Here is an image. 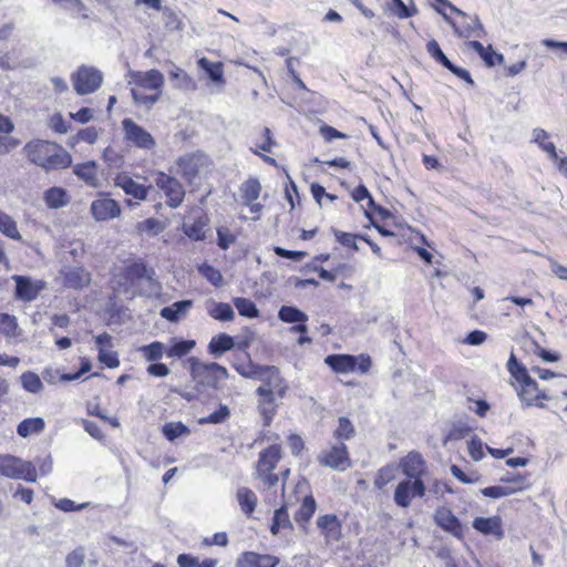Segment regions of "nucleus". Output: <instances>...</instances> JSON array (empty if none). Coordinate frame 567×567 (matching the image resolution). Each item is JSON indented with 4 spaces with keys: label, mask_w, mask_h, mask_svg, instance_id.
<instances>
[{
    "label": "nucleus",
    "mask_w": 567,
    "mask_h": 567,
    "mask_svg": "<svg viewBox=\"0 0 567 567\" xmlns=\"http://www.w3.org/2000/svg\"><path fill=\"white\" fill-rule=\"evenodd\" d=\"M499 481L508 492V496L515 493L524 492L530 486L529 474L527 473L501 477Z\"/></svg>",
    "instance_id": "e433bc0d"
},
{
    "label": "nucleus",
    "mask_w": 567,
    "mask_h": 567,
    "mask_svg": "<svg viewBox=\"0 0 567 567\" xmlns=\"http://www.w3.org/2000/svg\"><path fill=\"white\" fill-rule=\"evenodd\" d=\"M136 229L140 234L146 233L157 235L158 233L162 231L163 227L159 220L152 217L138 223Z\"/></svg>",
    "instance_id": "338daca9"
},
{
    "label": "nucleus",
    "mask_w": 567,
    "mask_h": 567,
    "mask_svg": "<svg viewBox=\"0 0 567 567\" xmlns=\"http://www.w3.org/2000/svg\"><path fill=\"white\" fill-rule=\"evenodd\" d=\"M97 359L101 363L110 369H114L120 365L118 354L115 351H107L104 348H100Z\"/></svg>",
    "instance_id": "0e129e2a"
},
{
    "label": "nucleus",
    "mask_w": 567,
    "mask_h": 567,
    "mask_svg": "<svg viewBox=\"0 0 567 567\" xmlns=\"http://www.w3.org/2000/svg\"><path fill=\"white\" fill-rule=\"evenodd\" d=\"M261 134V142L256 144L255 148H251V152L255 155H258L265 163L268 165L275 166L276 159L274 157H270L264 153H270L272 151V147L276 145V142L272 137V133L269 127H264L260 132Z\"/></svg>",
    "instance_id": "7c9ffc66"
},
{
    "label": "nucleus",
    "mask_w": 567,
    "mask_h": 567,
    "mask_svg": "<svg viewBox=\"0 0 567 567\" xmlns=\"http://www.w3.org/2000/svg\"><path fill=\"white\" fill-rule=\"evenodd\" d=\"M336 240L343 247L357 251L359 249L357 240H360L361 234L347 233L339 229L332 230Z\"/></svg>",
    "instance_id": "6e6d98bb"
},
{
    "label": "nucleus",
    "mask_w": 567,
    "mask_h": 567,
    "mask_svg": "<svg viewBox=\"0 0 567 567\" xmlns=\"http://www.w3.org/2000/svg\"><path fill=\"white\" fill-rule=\"evenodd\" d=\"M92 369V364L87 358L81 359V365L79 371L74 373H62L60 374L59 371H55L54 373L51 371H47L44 373V379L52 384H55L58 382H68L79 379L82 374L87 373Z\"/></svg>",
    "instance_id": "473e14b6"
},
{
    "label": "nucleus",
    "mask_w": 567,
    "mask_h": 567,
    "mask_svg": "<svg viewBox=\"0 0 567 567\" xmlns=\"http://www.w3.org/2000/svg\"><path fill=\"white\" fill-rule=\"evenodd\" d=\"M230 416V410L227 405L220 404L219 408L207 416L198 419V424H220L226 422Z\"/></svg>",
    "instance_id": "5fc2aeb1"
},
{
    "label": "nucleus",
    "mask_w": 567,
    "mask_h": 567,
    "mask_svg": "<svg viewBox=\"0 0 567 567\" xmlns=\"http://www.w3.org/2000/svg\"><path fill=\"white\" fill-rule=\"evenodd\" d=\"M190 374L194 380L212 389H218L220 382L228 379L227 369L217 362H200L197 358L189 359Z\"/></svg>",
    "instance_id": "6e6552de"
},
{
    "label": "nucleus",
    "mask_w": 567,
    "mask_h": 567,
    "mask_svg": "<svg viewBox=\"0 0 567 567\" xmlns=\"http://www.w3.org/2000/svg\"><path fill=\"white\" fill-rule=\"evenodd\" d=\"M198 271L203 277L206 278L213 286L219 287L223 282V276L220 271L209 264H203L199 266Z\"/></svg>",
    "instance_id": "4d7b16f0"
},
{
    "label": "nucleus",
    "mask_w": 567,
    "mask_h": 567,
    "mask_svg": "<svg viewBox=\"0 0 567 567\" xmlns=\"http://www.w3.org/2000/svg\"><path fill=\"white\" fill-rule=\"evenodd\" d=\"M443 7H447L455 14L454 19H447L454 33L462 39H483L486 35L485 29L476 16H470L456 7L449 0H435Z\"/></svg>",
    "instance_id": "0eeeda50"
},
{
    "label": "nucleus",
    "mask_w": 567,
    "mask_h": 567,
    "mask_svg": "<svg viewBox=\"0 0 567 567\" xmlns=\"http://www.w3.org/2000/svg\"><path fill=\"white\" fill-rule=\"evenodd\" d=\"M140 352L146 361L156 362L166 354V348L161 341H153L150 344L142 346Z\"/></svg>",
    "instance_id": "a18cd8bd"
},
{
    "label": "nucleus",
    "mask_w": 567,
    "mask_h": 567,
    "mask_svg": "<svg viewBox=\"0 0 567 567\" xmlns=\"http://www.w3.org/2000/svg\"><path fill=\"white\" fill-rule=\"evenodd\" d=\"M198 66L206 72L208 78L218 85H225L224 63L220 61L212 62L207 58L198 60Z\"/></svg>",
    "instance_id": "72a5a7b5"
},
{
    "label": "nucleus",
    "mask_w": 567,
    "mask_h": 567,
    "mask_svg": "<svg viewBox=\"0 0 567 567\" xmlns=\"http://www.w3.org/2000/svg\"><path fill=\"white\" fill-rule=\"evenodd\" d=\"M426 51L436 63L446 68L454 75L462 79L463 81H465L468 84L474 83L470 72L466 69L456 66L447 59V56L444 54V52L442 51V49L436 40L433 39L426 43Z\"/></svg>",
    "instance_id": "6ab92c4d"
},
{
    "label": "nucleus",
    "mask_w": 567,
    "mask_h": 567,
    "mask_svg": "<svg viewBox=\"0 0 567 567\" xmlns=\"http://www.w3.org/2000/svg\"><path fill=\"white\" fill-rule=\"evenodd\" d=\"M0 233L11 239L21 238L14 219L2 210H0Z\"/></svg>",
    "instance_id": "864d4df0"
},
{
    "label": "nucleus",
    "mask_w": 567,
    "mask_h": 567,
    "mask_svg": "<svg viewBox=\"0 0 567 567\" xmlns=\"http://www.w3.org/2000/svg\"><path fill=\"white\" fill-rule=\"evenodd\" d=\"M467 450L471 458L476 462L481 461L485 455L483 442L477 436H473L467 442Z\"/></svg>",
    "instance_id": "69168bd1"
},
{
    "label": "nucleus",
    "mask_w": 567,
    "mask_h": 567,
    "mask_svg": "<svg viewBox=\"0 0 567 567\" xmlns=\"http://www.w3.org/2000/svg\"><path fill=\"white\" fill-rule=\"evenodd\" d=\"M467 47L474 50L484 61L485 65L488 68H493L495 65H501L504 63V55L502 53L494 51L491 44L484 47L480 41L472 40L468 41Z\"/></svg>",
    "instance_id": "c756f323"
},
{
    "label": "nucleus",
    "mask_w": 567,
    "mask_h": 567,
    "mask_svg": "<svg viewBox=\"0 0 567 567\" xmlns=\"http://www.w3.org/2000/svg\"><path fill=\"white\" fill-rule=\"evenodd\" d=\"M0 476L35 482L38 477L35 466L12 455H0Z\"/></svg>",
    "instance_id": "9b49d317"
},
{
    "label": "nucleus",
    "mask_w": 567,
    "mask_h": 567,
    "mask_svg": "<svg viewBox=\"0 0 567 567\" xmlns=\"http://www.w3.org/2000/svg\"><path fill=\"white\" fill-rule=\"evenodd\" d=\"M49 127L58 134H65L70 130V124L65 121L61 113H54L49 117Z\"/></svg>",
    "instance_id": "052dcab7"
},
{
    "label": "nucleus",
    "mask_w": 567,
    "mask_h": 567,
    "mask_svg": "<svg viewBox=\"0 0 567 567\" xmlns=\"http://www.w3.org/2000/svg\"><path fill=\"white\" fill-rule=\"evenodd\" d=\"M43 200L49 208L58 209L69 203L70 196L64 188L53 186L44 192Z\"/></svg>",
    "instance_id": "f704fd0d"
},
{
    "label": "nucleus",
    "mask_w": 567,
    "mask_h": 567,
    "mask_svg": "<svg viewBox=\"0 0 567 567\" xmlns=\"http://www.w3.org/2000/svg\"><path fill=\"white\" fill-rule=\"evenodd\" d=\"M399 467L406 476V480H423L426 473V463L416 451L409 452L402 457L399 462Z\"/></svg>",
    "instance_id": "412c9836"
},
{
    "label": "nucleus",
    "mask_w": 567,
    "mask_h": 567,
    "mask_svg": "<svg viewBox=\"0 0 567 567\" xmlns=\"http://www.w3.org/2000/svg\"><path fill=\"white\" fill-rule=\"evenodd\" d=\"M192 307V300L176 301L169 307H164L161 310V316L171 322H176L182 316H185Z\"/></svg>",
    "instance_id": "4c0bfd02"
},
{
    "label": "nucleus",
    "mask_w": 567,
    "mask_h": 567,
    "mask_svg": "<svg viewBox=\"0 0 567 567\" xmlns=\"http://www.w3.org/2000/svg\"><path fill=\"white\" fill-rule=\"evenodd\" d=\"M355 435V427L351 420L347 416H340L338 419V425L333 431V437L338 442L351 440Z\"/></svg>",
    "instance_id": "37998d69"
},
{
    "label": "nucleus",
    "mask_w": 567,
    "mask_h": 567,
    "mask_svg": "<svg viewBox=\"0 0 567 567\" xmlns=\"http://www.w3.org/2000/svg\"><path fill=\"white\" fill-rule=\"evenodd\" d=\"M324 363L336 374H368L372 368V359L368 353L358 355L348 353H333L324 358Z\"/></svg>",
    "instance_id": "423d86ee"
},
{
    "label": "nucleus",
    "mask_w": 567,
    "mask_h": 567,
    "mask_svg": "<svg viewBox=\"0 0 567 567\" xmlns=\"http://www.w3.org/2000/svg\"><path fill=\"white\" fill-rule=\"evenodd\" d=\"M396 478L394 465L388 464L378 470L374 477V487L383 491L384 487Z\"/></svg>",
    "instance_id": "09e8293b"
},
{
    "label": "nucleus",
    "mask_w": 567,
    "mask_h": 567,
    "mask_svg": "<svg viewBox=\"0 0 567 567\" xmlns=\"http://www.w3.org/2000/svg\"><path fill=\"white\" fill-rule=\"evenodd\" d=\"M73 87L80 95L95 92L102 84V73L91 66H80L71 76Z\"/></svg>",
    "instance_id": "4468645a"
},
{
    "label": "nucleus",
    "mask_w": 567,
    "mask_h": 567,
    "mask_svg": "<svg viewBox=\"0 0 567 567\" xmlns=\"http://www.w3.org/2000/svg\"><path fill=\"white\" fill-rule=\"evenodd\" d=\"M506 369L511 375L509 384L516 391L520 402L525 406H536L544 409L550 395L546 390L540 389L539 384L529 375L527 368L517 359L512 351L506 363Z\"/></svg>",
    "instance_id": "f257e3e1"
},
{
    "label": "nucleus",
    "mask_w": 567,
    "mask_h": 567,
    "mask_svg": "<svg viewBox=\"0 0 567 567\" xmlns=\"http://www.w3.org/2000/svg\"><path fill=\"white\" fill-rule=\"evenodd\" d=\"M128 78L131 93L136 103L151 105L159 99L164 85V75L161 71H130Z\"/></svg>",
    "instance_id": "7ed1b4c3"
},
{
    "label": "nucleus",
    "mask_w": 567,
    "mask_h": 567,
    "mask_svg": "<svg viewBox=\"0 0 567 567\" xmlns=\"http://www.w3.org/2000/svg\"><path fill=\"white\" fill-rule=\"evenodd\" d=\"M198 215L192 223L183 224L184 234L193 241H202L206 238V228L209 225V217L203 210H197Z\"/></svg>",
    "instance_id": "cd10ccee"
},
{
    "label": "nucleus",
    "mask_w": 567,
    "mask_h": 567,
    "mask_svg": "<svg viewBox=\"0 0 567 567\" xmlns=\"http://www.w3.org/2000/svg\"><path fill=\"white\" fill-rule=\"evenodd\" d=\"M319 134L323 138L326 143H330L333 140H346L349 138V135L338 131L333 126H330L328 124H322L319 127Z\"/></svg>",
    "instance_id": "e2e57ef3"
},
{
    "label": "nucleus",
    "mask_w": 567,
    "mask_h": 567,
    "mask_svg": "<svg viewBox=\"0 0 567 567\" xmlns=\"http://www.w3.org/2000/svg\"><path fill=\"white\" fill-rule=\"evenodd\" d=\"M93 218L97 221L114 219L121 215V206L117 200L110 197V194L101 193L90 207Z\"/></svg>",
    "instance_id": "a211bd4d"
},
{
    "label": "nucleus",
    "mask_w": 567,
    "mask_h": 567,
    "mask_svg": "<svg viewBox=\"0 0 567 567\" xmlns=\"http://www.w3.org/2000/svg\"><path fill=\"white\" fill-rule=\"evenodd\" d=\"M175 164L181 177L187 184H193L202 172L212 166V161L204 152L195 151L178 156Z\"/></svg>",
    "instance_id": "1a4fd4ad"
},
{
    "label": "nucleus",
    "mask_w": 567,
    "mask_h": 567,
    "mask_svg": "<svg viewBox=\"0 0 567 567\" xmlns=\"http://www.w3.org/2000/svg\"><path fill=\"white\" fill-rule=\"evenodd\" d=\"M233 303L241 317L254 319L259 316V310L255 302L248 298L236 297L233 299Z\"/></svg>",
    "instance_id": "3c124183"
},
{
    "label": "nucleus",
    "mask_w": 567,
    "mask_h": 567,
    "mask_svg": "<svg viewBox=\"0 0 567 567\" xmlns=\"http://www.w3.org/2000/svg\"><path fill=\"white\" fill-rule=\"evenodd\" d=\"M426 487L423 480H403L393 493L394 503L402 508L409 507L415 497H424Z\"/></svg>",
    "instance_id": "2eb2a0df"
},
{
    "label": "nucleus",
    "mask_w": 567,
    "mask_h": 567,
    "mask_svg": "<svg viewBox=\"0 0 567 567\" xmlns=\"http://www.w3.org/2000/svg\"><path fill=\"white\" fill-rule=\"evenodd\" d=\"M62 284L65 288L82 290L90 286L92 276L84 267H70L61 271Z\"/></svg>",
    "instance_id": "4be33fe9"
},
{
    "label": "nucleus",
    "mask_w": 567,
    "mask_h": 567,
    "mask_svg": "<svg viewBox=\"0 0 567 567\" xmlns=\"http://www.w3.org/2000/svg\"><path fill=\"white\" fill-rule=\"evenodd\" d=\"M153 275L154 270L142 258H126L122 261V266L113 269L112 278L118 289L127 292L141 280H151Z\"/></svg>",
    "instance_id": "20e7f679"
},
{
    "label": "nucleus",
    "mask_w": 567,
    "mask_h": 567,
    "mask_svg": "<svg viewBox=\"0 0 567 567\" xmlns=\"http://www.w3.org/2000/svg\"><path fill=\"white\" fill-rule=\"evenodd\" d=\"M114 185L120 187L125 195L142 202L148 196L152 185H143L134 181L126 172H121L114 177Z\"/></svg>",
    "instance_id": "aec40b11"
},
{
    "label": "nucleus",
    "mask_w": 567,
    "mask_h": 567,
    "mask_svg": "<svg viewBox=\"0 0 567 567\" xmlns=\"http://www.w3.org/2000/svg\"><path fill=\"white\" fill-rule=\"evenodd\" d=\"M317 511V502L311 493L307 494L296 511L293 518L296 524L303 530L308 532V525Z\"/></svg>",
    "instance_id": "c85d7f7f"
},
{
    "label": "nucleus",
    "mask_w": 567,
    "mask_h": 567,
    "mask_svg": "<svg viewBox=\"0 0 567 567\" xmlns=\"http://www.w3.org/2000/svg\"><path fill=\"white\" fill-rule=\"evenodd\" d=\"M282 453V446L278 442L270 444L259 452L255 474L267 488L276 486L279 482V476L274 471L281 461Z\"/></svg>",
    "instance_id": "39448f33"
},
{
    "label": "nucleus",
    "mask_w": 567,
    "mask_h": 567,
    "mask_svg": "<svg viewBox=\"0 0 567 567\" xmlns=\"http://www.w3.org/2000/svg\"><path fill=\"white\" fill-rule=\"evenodd\" d=\"M239 190L243 203L249 208V212L252 215V219H259L264 209V205L257 202L262 190L259 179L254 176L248 177L240 185Z\"/></svg>",
    "instance_id": "dca6fc26"
},
{
    "label": "nucleus",
    "mask_w": 567,
    "mask_h": 567,
    "mask_svg": "<svg viewBox=\"0 0 567 567\" xmlns=\"http://www.w3.org/2000/svg\"><path fill=\"white\" fill-rule=\"evenodd\" d=\"M163 435L168 441H174L179 436H186L190 433V430L187 425H185L183 422H168L163 425L162 427Z\"/></svg>",
    "instance_id": "603ef678"
},
{
    "label": "nucleus",
    "mask_w": 567,
    "mask_h": 567,
    "mask_svg": "<svg viewBox=\"0 0 567 567\" xmlns=\"http://www.w3.org/2000/svg\"><path fill=\"white\" fill-rule=\"evenodd\" d=\"M208 315L218 321H233L235 318V312L227 302H215L208 308Z\"/></svg>",
    "instance_id": "de8ad7c7"
},
{
    "label": "nucleus",
    "mask_w": 567,
    "mask_h": 567,
    "mask_svg": "<svg viewBox=\"0 0 567 567\" xmlns=\"http://www.w3.org/2000/svg\"><path fill=\"white\" fill-rule=\"evenodd\" d=\"M279 557L256 551H243L236 559V567H277Z\"/></svg>",
    "instance_id": "5701e85b"
},
{
    "label": "nucleus",
    "mask_w": 567,
    "mask_h": 567,
    "mask_svg": "<svg viewBox=\"0 0 567 567\" xmlns=\"http://www.w3.org/2000/svg\"><path fill=\"white\" fill-rule=\"evenodd\" d=\"M472 526L476 532L484 536H493L498 540L504 537L503 520L498 515L491 517H475Z\"/></svg>",
    "instance_id": "a878e982"
},
{
    "label": "nucleus",
    "mask_w": 567,
    "mask_h": 567,
    "mask_svg": "<svg viewBox=\"0 0 567 567\" xmlns=\"http://www.w3.org/2000/svg\"><path fill=\"white\" fill-rule=\"evenodd\" d=\"M122 130L127 144L144 151H152L156 147L154 136L131 117H125L122 121Z\"/></svg>",
    "instance_id": "f8f14e48"
},
{
    "label": "nucleus",
    "mask_w": 567,
    "mask_h": 567,
    "mask_svg": "<svg viewBox=\"0 0 567 567\" xmlns=\"http://www.w3.org/2000/svg\"><path fill=\"white\" fill-rule=\"evenodd\" d=\"M278 317L281 321L287 323L307 322L308 316L292 306H282L279 309Z\"/></svg>",
    "instance_id": "8fccbe9b"
},
{
    "label": "nucleus",
    "mask_w": 567,
    "mask_h": 567,
    "mask_svg": "<svg viewBox=\"0 0 567 567\" xmlns=\"http://www.w3.org/2000/svg\"><path fill=\"white\" fill-rule=\"evenodd\" d=\"M21 141L11 134L0 133V155H7L18 148Z\"/></svg>",
    "instance_id": "680f3d73"
},
{
    "label": "nucleus",
    "mask_w": 567,
    "mask_h": 567,
    "mask_svg": "<svg viewBox=\"0 0 567 567\" xmlns=\"http://www.w3.org/2000/svg\"><path fill=\"white\" fill-rule=\"evenodd\" d=\"M384 12L399 19H406L414 17L417 9L414 4L406 6L402 0H388L384 4Z\"/></svg>",
    "instance_id": "c9c22d12"
},
{
    "label": "nucleus",
    "mask_w": 567,
    "mask_h": 567,
    "mask_svg": "<svg viewBox=\"0 0 567 567\" xmlns=\"http://www.w3.org/2000/svg\"><path fill=\"white\" fill-rule=\"evenodd\" d=\"M259 395L258 410L262 416V425L269 426L274 416L277 413V405L275 403V394L269 386H259L256 391Z\"/></svg>",
    "instance_id": "b1692460"
},
{
    "label": "nucleus",
    "mask_w": 567,
    "mask_h": 567,
    "mask_svg": "<svg viewBox=\"0 0 567 567\" xmlns=\"http://www.w3.org/2000/svg\"><path fill=\"white\" fill-rule=\"evenodd\" d=\"M236 496H237V501L239 503L241 511L247 516H251V514L255 512V509L257 507L258 499H257L256 494L247 487H240L237 491Z\"/></svg>",
    "instance_id": "a19ab883"
},
{
    "label": "nucleus",
    "mask_w": 567,
    "mask_h": 567,
    "mask_svg": "<svg viewBox=\"0 0 567 567\" xmlns=\"http://www.w3.org/2000/svg\"><path fill=\"white\" fill-rule=\"evenodd\" d=\"M433 520L445 533L457 539L464 538V526L450 507L439 506L433 513Z\"/></svg>",
    "instance_id": "f3484780"
},
{
    "label": "nucleus",
    "mask_w": 567,
    "mask_h": 567,
    "mask_svg": "<svg viewBox=\"0 0 567 567\" xmlns=\"http://www.w3.org/2000/svg\"><path fill=\"white\" fill-rule=\"evenodd\" d=\"M22 153L29 163L45 172L69 168L72 165L71 154L59 143L33 138L27 142Z\"/></svg>",
    "instance_id": "f03ea898"
},
{
    "label": "nucleus",
    "mask_w": 567,
    "mask_h": 567,
    "mask_svg": "<svg viewBox=\"0 0 567 567\" xmlns=\"http://www.w3.org/2000/svg\"><path fill=\"white\" fill-rule=\"evenodd\" d=\"M318 462L322 466L337 471H346L352 466L348 446L343 442H338L329 449L323 450L318 455Z\"/></svg>",
    "instance_id": "ddd939ff"
},
{
    "label": "nucleus",
    "mask_w": 567,
    "mask_h": 567,
    "mask_svg": "<svg viewBox=\"0 0 567 567\" xmlns=\"http://www.w3.org/2000/svg\"><path fill=\"white\" fill-rule=\"evenodd\" d=\"M45 423L42 417L24 419L18 424L17 433L21 437H28L32 434L41 433L44 430Z\"/></svg>",
    "instance_id": "79ce46f5"
},
{
    "label": "nucleus",
    "mask_w": 567,
    "mask_h": 567,
    "mask_svg": "<svg viewBox=\"0 0 567 567\" xmlns=\"http://www.w3.org/2000/svg\"><path fill=\"white\" fill-rule=\"evenodd\" d=\"M12 278L16 281V298L22 301L34 300L44 288V284L40 280L33 281L29 277L19 275L13 276Z\"/></svg>",
    "instance_id": "393cba45"
},
{
    "label": "nucleus",
    "mask_w": 567,
    "mask_h": 567,
    "mask_svg": "<svg viewBox=\"0 0 567 567\" xmlns=\"http://www.w3.org/2000/svg\"><path fill=\"white\" fill-rule=\"evenodd\" d=\"M217 233V245L220 249L227 250L230 245L236 241V236L226 226H220L216 230Z\"/></svg>",
    "instance_id": "bf43d9fd"
},
{
    "label": "nucleus",
    "mask_w": 567,
    "mask_h": 567,
    "mask_svg": "<svg viewBox=\"0 0 567 567\" xmlns=\"http://www.w3.org/2000/svg\"><path fill=\"white\" fill-rule=\"evenodd\" d=\"M281 529H292V523L288 513V505L282 504L274 513L270 532L272 535L279 534Z\"/></svg>",
    "instance_id": "58836bf2"
},
{
    "label": "nucleus",
    "mask_w": 567,
    "mask_h": 567,
    "mask_svg": "<svg viewBox=\"0 0 567 567\" xmlns=\"http://www.w3.org/2000/svg\"><path fill=\"white\" fill-rule=\"evenodd\" d=\"M317 526L328 543L340 540L342 536V525L337 515L324 514L319 516Z\"/></svg>",
    "instance_id": "bb28decb"
},
{
    "label": "nucleus",
    "mask_w": 567,
    "mask_h": 567,
    "mask_svg": "<svg viewBox=\"0 0 567 567\" xmlns=\"http://www.w3.org/2000/svg\"><path fill=\"white\" fill-rule=\"evenodd\" d=\"M21 382L22 386L31 393H39L43 388L40 377L33 372L23 373L21 375Z\"/></svg>",
    "instance_id": "13d9d810"
},
{
    "label": "nucleus",
    "mask_w": 567,
    "mask_h": 567,
    "mask_svg": "<svg viewBox=\"0 0 567 567\" xmlns=\"http://www.w3.org/2000/svg\"><path fill=\"white\" fill-rule=\"evenodd\" d=\"M235 370L244 378L255 379L260 377L262 368L252 364L250 361L246 364H235Z\"/></svg>",
    "instance_id": "774afa93"
},
{
    "label": "nucleus",
    "mask_w": 567,
    "mask_h": 567,
    "mask_svg": "<svg viewBox=\"0 0 567 567\" xmlns=\"http://www.w3.org/2000/svg\"><path fill=\"white\" fill-rule=\"evenodd\" d=\"M176 561L178 567H216L218 563L215 558H205L199 561L197 557L190 554H179Z\"/></svg>",
    "instance_id": "49530a36"
},
{
    "label": "nucleus",
    "mask_w": 567,
    "mask_h": 567,
    "mask_svg": "<svg viewBox=\"0 0 567 567\" xmlns=\"http://www.w3.org/2000/svg\"><path fill=\"white\" fill-rule=\"evenodd\" d=\"M73 173L90 187L99 186V168L94 161L76 164Z\"/></svg>",
    "instance_id": "2f4dec72"
},
{
    "label": "nucleus",
    "mask_w": 567,
    "mask_h": 567,
    "mask_svg": "<svg viewBox=\"0 0 567 567\" xmlns=\"http://www.w3.org/2000/svg\"><path fill=\"white\" fill-rule=\"evenodd\" d=\"M153 176L156 187L166 198V205L172 209L178 208L186 196L184 185L176 177L163 171H155Z\"/></svg>",
    "instance_id": "9d476101"
},
{
    "label": "nucleus",
    "mask_w": 567,
    "mask_h": 567,
    "mask_svg": "<svg viewBox=\"0 0 567 567\" xmlns=\"http://www.w3.org/2000/svg\"><path fill=\"white\" fill-rule=\"evenodd\" d=\"M235 342L233 337L227 333H218L213 337L208 343V352L215 357L223 354L234 348Z\"/></svg>",
    "instance_id": "ea45409f"
},
{
    "label": "nucleus",
    "mask_w": 567,
    "mask_h": 567,
    "mask_svg": "<svg viewBox=\"0 0 567 567\" xmlns=\"http://www.w3.org/2000/svg\"><path fill=\"white\" fill-rule=\"evenodd\" d=\"M195 346L194 340H173L172 344L166 348V355L168 358H183L188 354Z\"/></svg>",
    "instance_id": "c03bdc74"
}]
</instances>
